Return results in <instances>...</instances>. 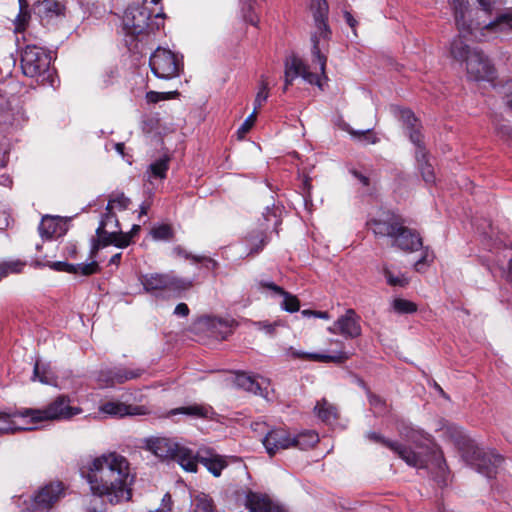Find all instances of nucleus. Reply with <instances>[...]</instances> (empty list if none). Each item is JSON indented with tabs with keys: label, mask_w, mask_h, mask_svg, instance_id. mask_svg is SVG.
I'll return each mask as SVG.
<instances>
[{
	"label": "nucleus",
	"mask_w": 512,
	"mask_h": 512,
	"mask_svg": "<svg viewBox=\"0 0 512 512\" xmlns=\"http://www.w3.org/2000/svg\"><path fill=\"white\" fill-rule=\"evenodd\" d=\"M93 495L106 498L115 505L132 498L135 475L126 457L117 452L93 458L80 469Z\"/></svg>",
	"instance_id": "f257e3e1"
},
{
	"label": "nucleus",
	"mask_w": 512,
	"mask_h": 512,
	"mask_svg": "<svg viewBox=\"0 0 512 512\" xmlns=\"http://www.w3.org/2000/svg\"><path fill=\"white\" fill-rule=\"evenodd\" d=\"M398 430L404 440L414 444L421 451H415L397 441L388 440L376 432H369L367 437L369 440L389 448L411 467L417 469L433 467L439 471L445 469L446 461L443 452L429 433L406 422L399 425Z\"/></svg>",
	"instance_id": "f03ea898"
},
{
	"label": "nucleus",
	"mask_w": 512,
	"mask_h": 512,
	"mask_svg": "<svg viewBox=\"0 0 512 512\" xmlns=\"http://www.w3.org/2000/svg\"><path fill=\"white\" fill-rule=\"evenodd\" d=\"M450 55L457 62L465 63L470 80L491 82L496 78V69L489 57L478 48H471L461 36L451 42Z\"/></svg>",
	"instance_id": "7ed1b4c3"
},
{
	"label": "nucleus",
	"mask_w": 512,
	"mask_h": 512,
	"mask_svg": "<svg viewBox=\"0 0 512 512\" xmlns=\"http://www.w3.org/2000/svg\"><path fill=\"white\" fill-rule=\"evenodd\" d=\"M453 8L456 25L460 33L464 36L467 34L477 38L475 31L478 29L484 31L482 33L483 36L492 34L496 37H503L512 33V8H508L505 11L497 13L494 20L485 24L483 27H478L479 24L474 25L472 21L467 20V16L470 14L467 3L460 0H454Z\"/></svg>",
	"instance_id": "20e7f679"
},
{
	"label": "nucleus",
	"mask_w": 512,
	"mask_h": 512,
	"mask_svg": "<svg viewBox=\"0 0 512 512\" xmlns=\"http://www.w3.org/2000/svg\"><path fill=\"white\" fill-rule=\"evenodd\" d=\"M328 4L326 0H312L311 11L315 23V31L311 35L312 42V61L317 62L321 74L325 76L327 63L326 52L331 38V30L328 21Z\"/></svg>",
	"instance_id": "39448f33"
},
{
	"label": "nucleus",
	"mask_w": 512,
	"mask_h": 512,
	"mask_svg": "<svg viewBox=\"0 0 512 512\" xmlns=\"http://www.w3.org/2000/svg\"><path fill=\"white\" fill-rule=\"evenodd\" d=\"M144 290L155 297H179L193 286V281L171 273H147L139 277Z\"/></svg>",
	"instance_id": "423d86ee"
},
{
	"label": "nucleus",
	"mask_w": 512,
	"mask_h": 512,
	"mask_svg": "<svg viewBox=\"0 0 512 512\" xmlns=\"http://www.w3.org/2000/svg\"><path fill=\"white\" fill-rule=\"evenodd\" d=\"M81 412L78 407L70 405V398L65 395H59L43 409H24L21 415L29 417L32 422H41L46 420H66Z\"/></svg>",
	"instance_id": "0eeeda50"
},
{
	"label": "nucleus",
	"mask_w": 512,
	"mask_h": 512,
	"mask_svg": "<svg viewBox=\"0 0 512 512\" xmlns=\"http://www.w3.org/2000/svg\"><path fill=\"white\" fill-rule=\"evenodd\" d=\"M464 457L471 466L487 478H493L503 462V457L492 450L486 451L474 442L469 441Z\"/></svg>",
	"instance_id": "6e6552de"
},
{
	"label": "nucleus",
	"mask_w": 512,
	"mask_h": 512,
	"mask_svg": "<svg viewBox=\"0 0 512 512\" xmlns=\"http://www.w3.org/2000/svg\"><path fill=\"white\" fill-rule=\"evenodd\" d=\"M162 17L158 13L152 18L150 10L145 6H129L123 16V28L129 35H140L145 32L158 30L160 24L155 20Z\"/></svg>",
	"instance_id": "1a4fd4ad"
},
{
	"label": "nucleus",
	"mask_w": 512,
	"mask_h": 512,
	"mask_svg": "<svg viewBox=\"0 0 512 512\" xmlns=\"http://www.w3.org/2000/svg\"><path fill=\"white\" fill-rule=\"evenodd\" d=\"M229 503L235 508L243 507L239 512H284V510L266 495L246 490H237L229 497Z\"/></svg>",
	"instance_id": "9d476101"
},
{
	"label": "nucleus",
	"mask_w": 512,
	"mask_h": 512,
	"mask_svg": "<svg viewBox=\"0 0 512 512\" xmlns=\"http://www.w3.org/2000/svg\"><path fill=\"white\" fill-rule=\"evenodd\" d=\"M51 55L37 45H27L21 53V69L27 77H39L45 74L51 64Z\"/></svg>",
	"instance_id": "9b49d317"
},
{
	"label": "nucleus",
	"mask_w": 512,
	"mask_h": 512,
	"mask_svg": "<svg viewBox=\"0 0 512 512\" xmlns=\"http://www.w3.org/2000/svg\"><path fill=\"white\" fill-rule=\"evenodd\" d=\"M150 68L153 74L160 79H172L179 75L182 61L172 51L158 47L150 57Z\"/></svg>",
	"instance_id": "f8f14e48"
},
{
	"label": "nucleus",
	"mask_w": 512,
	"mask_h": 512,
	"mask_svg": "<svg viewBox=\"0 0 512 512\" xmlns=\"http://www.w3.org/2000/svg\"><path fill=\"white\" fill-rule=\"evenodd\" d=\"M63 491L61 482L49 483L41 487L25 512H52L53 505L61 498Z\"/></svg>",
	"instance_id": "ddd939ff"
},
{
	"label": "nucleus",
	"mask_w": 512,
	"mask_h": 512,
	"mask_svg": "<svg viewBox=\"0 0 512 512\" xmlns=\"http://www.w3.org/2000/svg\"><path fill=\"white\" fill-rule=\"evenodd\" d=\"M107 219L103 223H99L96 229L97 239L93 241L91 256L93 257L101 247L114 245L118 248H126L131 244V235L125 234L121 228L107 230Z\"/></svg>",
	"instance_id": "4468645a"
},
{
	"label": "nucleus",
	"mask_w": 512,
	"mask_h": 512,
	"mask_svg": "<svg viewBox=\"0 0 512 512\" xmlns=\"http://www.w3.org/2000/svg\"><path fill=\"white\" fill-rule=\"evenodd\" d=\"M285 85L284 91L292 84L297 77H302L310 84L320 86V76L311 72L309 66L297 55L292 54L285 59Z\"/></svg>",
	"instance_id": "2eb2a0df"
},
{
	"label": "nucleus",
	"mask_w": 512,
	"mask_h": 512,
	"mask_svg": "<svg viewBox=\"0 0 512 512\" xmlns=\"http://www.w3.org/2000/svg\"><path fill=\"white\" fill-rule=\"evenodd\" d=\"M262 443L270 457L293 446L292 435L285 427L269 429L263 437Z\"/></svg>",
	"instance_id": "dca6fc26"
},
{
	"label": "nucleus",
	"mask_w": 512,
	"mask_h": 512,
	"mask_svg": "<svg viewBox=\"0 0 512 512\" xmlns=\"http://www.w3.org/2000/svg\"><path fill=\"white\" fill-rule=\"evenodd\" d=\"M398 228L392 238V245L394 247L404 252L418 251L422 247V238L416 230L405 226L403 220Z\"/></svg>",
	"instance_id": "f3484780"
},
{
	"label": "nucleus",
	"mask_w": 512,
	"mask_h": 512,
	"mask_svg": "<svg viewBox=\"0 0 512 512\" xmlns=\"http://www.w3.org/2000/svg\"><path fill=\"white\" fill-rule=\"evenodd\" d=\"M360 316L353 309H347L345 314L340 316L334 323V329L330 331L338 332L345 338L354 339L361 335Z\"/></svg>",
	"instance_id": "a211bd4d"
},
{
	"label": "nucleus",
	"mask_w": 512,
	"mask_h": 512,
	"mask_svg": "<svg viewBox=\"0 0 512 512\" xmlns=\"http://www.w3.org/2000/svg\"><path fill=\"white\" fill-rule=\"evenodd\" d=\"M352 353H348L344 350H339L335 354H320V353H306L303 351H299L294 349L293 347H289L286 350V356L293 359H305L311 361L318 362H333L337 364H342L347 361L351 357Z\"/></svg>",
	"instance_id": "6ab92c4d"
},
{
	"label": "nucleus",
	"mask_w": 512,
	"mask_h": 512,
	"mask_svg": "<svg viewBox=\"0 0 512 512\" xmlns=\"http://www.w3.org/2000/svg\"><path fill=\"white\" fill-rule=\"evenodd\" d=\"M179 446V443L165 437H153L146 440L147 450L162 459H173Z\"/></svg>",
	"instance_id": "aec40b11"
},
{
	"label": "nucleus",
	"mask_w": 512,
	"mask_h": 512,
	"mask_svg": "<svg viewBox=\"0 0 512 512\" xmlns=\"http://www.w3.org/2000/svg\"><path fill=\"white\" fill-rule=\"evenodd\" d=\"M402 219L395 215H388L383 219H371L367 226L377 237L393 238Z\"/></svg>",
	"instance_id": "412c9836"
},
{
	"label": "nucleus",
	"mask_w": 512,
	"mask_h": 512,
	"mask_svg": "<svg viewBox=\"0 0 512 512\" xmlns=\"http://www.w3.org/2000/svg\"><path fill=\"white\" fill-rule=\"evenodd\" d=\"M258 287L259 289L271 290L275 295L283 297V300L280 303V306L283 310L293 313L300 309V302L298 298L295 295L285 291L282 287L276 285L274 282L261 280L258 282Z\"/></svg>",
	"instance_id": "4be33fe9"
},
{
	"label": "nucleus",
	"mask_w": 512,
	"mask_h": 512,
	"mask_svg": "<svg viewBox=\"0 0 512 512\" xmlns=\"http://www.w3.org/2000/svg\"><path fill=\"white\" fill-rule=\"evenodd\" d=\"M33 12L41 20L50 21L64 15L65 6L57 0H41L33 4Z\"/></svg>",
	"instance_id": "5701e85b"
},
{
	"label": "nucleus",
	"mask_w": 512,
	"mask_h": 512,
	"mask_svg": "<svg viewBox=\"0 0 512 512\" xmlns=\"http://www.w3.org/2000/svg\"><path fill=\"white\" fill-rule=\"evenodd\" d=\"M22 411H17L13 414H0V433L8 434L14 433L20 430H31L32 427H26L21 422L24 421L27 417L21 415Z\"/></svg>",
	"instance_id": "b1692460"
},
{
	"label": "nucleus",
	"mask_w": 512,
	"mask_h": 512,
	"mask_svg": "<svg viewBox=\"0 0 512 512\" xmlns=\"http://www.w3.org/2000/svg\"><path fill=\"white\" fill-rule=\"evenodd\" d=\"M400 118L406 127L409 139L416 147H421L422 134L420 132V126L418 120L414 116L413 112L409 109L400 111Z\"/></svg>",
	"instance_id": "393cba45"
},
{
	"label": "nucleus",
	"mask_w": 512,
	"mask_h": 512,
	"mask_svg": "<svg viewBox=\"0 0 512 512\" xmlns=\"http://www.w3.org/2000/svg\"><path fill=\"white\" fill-rule=\"evenodd\" d=\"M137 406L126 405L119 401H107L99 407V411L112 417H124L140 414Z\"/></svg>",
	"instance_id": "a878e982"
},
{
	"label": "nucleus",
	"mask_w": 512,
	"mask_h": 512,
	"mask_svg": "<svg viewBox=\"0 0 512 512\" xmlns=\"http://www.w3.org/2000/svg\"><path fill=\"white\" fill-rule=\"evenodd\" d=\"M177 414L186 415L192 418L210 419L214 415V410L209 405L204 404H191L188 406L178 407L172 409L169 415L174 416Z\"/></svg>",
	"instance_id": "bb28decb"
},
{
	"label": "nucleus",
	"mask_w": 512,
	"mask_h": 512,
	"mask_svg": "<svg viewBox=\"0 0 512 512\" xmlns=\"http://www.w3.org/2000/svg\"><path fill=\"white\" fill-rule=\"evenodd\" d=\"M199 462L215 477L220 476L222 470L227 465L224 459L219 455L212 453L210 450L199 451Z\"/></svg>",
	"instance_id": "cd10ccee"
},
{
	"label": "nucleus",
	"mask_w": 512,
	"mask_h": 512,
	"mask_svg": "<svg viewBox=\"0 0 512 512\" xmlns=\"http://www.w3.org/2000/svg\"><path fill=\"white\" fill-rule=\"evenodd\" d=\"M415 155L423 180L428 185L434 184L436 182L434 168L432 164L429 163L428 161L427 153L425 151L423 142H421V147H417Z\"/></svg>",
	"instance_id": "c85d7f7f"
},
{
	"label": "nucleus",
	"mask_w": 512,
	"mask_h": 512,
	"mask_svg": "<svg viewBox=\"0 0 512 512\" xmlns=\"http://www.w3.org/2000/svg\"><path fill=\"white\" fill-rule=\"evenodd\" d=\"M173 460H176L184 470L188 472H196L198 463H200L199 452L197 455H194L192 450L180 445Z\"/></svg>",
	"instance_id": "c756f323"
},
{
	"label": "nucleus",
	"mask_w": 512,
	"mask_h": 512,
	"mask_svg": "<svg viewBox=\"0 0 512 512\" xmlns=\"http://www.w3.org/2000/svg\"><path fill=\"white\" fill-rule=\"evenodd\" d=\"M314 412L325 423H332L338 419V408L325 398L317 401Z\"/></svg>",
	"instance_id": "7c9ffc66"
},
{
	"label": "nucleus",
	"mask_w": 512,
	"mask_h": 512,
	"mask_svg": "<svg viewBox=\"0 0 512 512\" xmlns=\"http://www.w3.org/2000/svg\"><path fill=\"white\" fill-rule=\"evenodd\" d=\"M169 162L170 158L168 156L161 157L152 162L146 172L148 181L152 182L153 179H165L169 169Z\"/></svg>",
	"instance_id": "2f4dec72"
},
{
	"label": "nucleus",
	"mask_w": 512,
	"mask_h": 512,
	"mask_svg": "<svg viewBox=\"0 0 512 512\" xmlns=\"http://www.w3.org/2000/svg\"><path fill=\"white\" fill-rule=\"evenodd\" d=\"M33 380H38L39 382L47 385H56L57 377L50 365L41 364L39 361H36L34 365L33 371Z\"/></svg>",
	"instance_id": "473e14b6"
},
{
	"label": "nucleus",
	"mask_w": 512,
	"mask_h": 512,
	"mask_svg": "<svg viewBox=\"0 0 512 512\" xmlns=\"http://www.w3.org/2000/svg\"><path fill=\"white\" fill-rule=\"evenodd\" d=\"M381 273L386 279V283L392 287H405L409 284V278L402 272H395L388 264H383Z\"/></svg>",
	"instance_id": "72a5a7b5"
},
{
	"label": "nucleus",
	"mask_w": 512,
	"mask_h": 512,
	"mask_svg": "<svg viewBox=\"0 0 512 512\" xmlns=\"http://www.w3.org/2000/svg\"><path fill=\"white\" fill-rule=\"evenodd\" d=\"M319 441L318 434L315 431L307 430L297 435H292L293 446L301 450H307L315 446Z\"/></svg>",
	"instance_id": "f704fd0d"
},
{
	"label": "nucleus",
	"mask_w": 512,
	"mask_h": 512,
	"mask_svg": "<svg viewBox=\"0 0 512 512\" xmlns=\"http://www.w3.org/2000/svg\"><path fill=\"white\" fill-rule=\"evenodd\" d=\"M113 377V386L116 384H122L128 380L139 378L144 370L143 369H128L124 367H113L111 368Z\"/></svg>",
	"instance_id": "c9c22d12"
},
{
	"label": "nucleus",
	"mask_w": 512,
	"mask_h": 512,
	"mask_svg": "<svg viewBox=\"0 0 512 512\" xmlns=\"http://www.w3.org/2000/svg\"><path fill=\"white\" fill-rule=\"evenodd\" d=\"M234 384L248 392L261 394L260 384L250 375L246 373H237L233 380Z\"/></svg>",
	"instance_id": "e433bc0d"
},
{
	"label": "nucleus",
	"mask_w": 512,
	"mask_h": 512,
	"mask_svg": "<svg viewBox=\"0 0 512 512\" xmlns=\"http://www.w3.org/2000/svg\"><path fill=\"white\" fill-rule=\"evenodd\" d=\"M38 230L42 238L51 239L57 232L55 218L50 216L43 217Z\"/></svg>",
	"instance_id": "4c0bfd02"
},
{
	"label": "nucleus",
	"mask_w": 512,
	"mask_h": 512,
	"mask_svg": "<svg viewBox=\"0 0 512 512\" xmlns=\"http://www.w3.org/2000/svg\"><path fill=\"white\" fill-rule=\"evenodd\" d=\"M194 512H213L214 504L212 499L204 494L200 493L196 495L192 501Z\"/></svg>",
	"instance_id": "58836bf2"
},
{
	"label": "nucleus",
	"mask_w": 512,
	"mask_h": 512,
	"mask_svg": "<svg viewBox=\"0 0 512 512\" xmlns=\"http://www.w3.org/2000/svg\"><path fill=\"white\" fill-rule=\"evenodd\" d=\"M25 266V263L20 260L5 261L0 263V281L7 277L9 274L20 273Z\"/></svg>",
	"instance_id": "ea45409f"
},
{
	"label": "nucleus",
	"mask_w": 512,
	"mask_h": 512,
	"mask_svg": "<svg viewBox=\"0 0 512 512\" xmlns=\"http://www.w3.org/2000/svg\"><path fill=\"white\" fill-rule=\"evenodd\" d=\"M130 202V199L126 197L123 193L111 195L106 206V211H110L115 208H117L118 210H124L129 206Z\"/></svg>",
	"instance_id": "a19ab883"
},
{
	"label": "nucleus",
	"mask_w": 512,
	"mask_h": 512,
	"mask_svg": "<svg viewBox=\"0 0 512 512\" xmlns=\"http://www.w3.org/2000/svg\"><path fill=\"white\" fill-rule=\"evenodd\" d=\"M268 82L264 79V77H261L260 87L256 94L255 100H254V110L253 112H258V110L262 107L263 103L268 99L269 92H268Z\"/></svg>",
	"instance_id": "79ce46f5"
},
{
	"label": "nucleus",
	"mask_w": 512,
	"mask_h": 512,
	"mask_svg": "<svg viewBox=\"0 0 512 512\" xmlns=\"http://www.w3.org/2000/svg\"><path fill=\"white\" fill-rule=\"evenodd\" d=\"M393 309L399 314H411L416 312L417 306L409 300L396 298L393 301Z\"/></svg>",
	"instance_id": "37998d69"
},
{
	"label": "nucleus",
	"mask_w": 512,
	"mask_h": 512,
	"mask_svg": "<svg viewBox=\"0 0 512 512\" xmlns=\"http://www.w3.org/2000/svg\"><path fill=\"white\" fill-rule=\"evenodd\" d=\"M257 4V0H247L242 7L243 17L246 22L256 26L259 19L257 14L254 12V5Z\"/></svg>",
	"instance_id": "c03bdc74"
},
{
	"label": "nucleus",
	"mask_w": 512,
	"mask_h": 512,
	"mask_svg": "<svg viewBox=\"0 0 512 512\" xmlns=\"http://www.w3.org/2000/svg\"><path fill=\"white\" fill-rule=\"evenodd\" d=\"M421 248H423L422 256L414 264V269L417 272H422L423 267L426 265H430L435 258L433 251L428 246L427 247L422 246Z\"/></svg>",
	"instance_id": "a18cd8bd"
},
{
	"label": "nucleus",
	"mask_w": 512,
	"mask_h": 512,
	"mask_svg": "<svg viewBox=\"0 0 512 512\" xmlns=\"http://www.w3.org/2000/svg\"><path fill=\"white\" fill-rule=\"evenodd\" d=\"M151 235L155 240H169L173 236V230L170 225L162 224L151 230Z\"/></svg>",
	"instance_id": "49530a36"
},
{
	"label": "nucleus",
	"mask_w": 512,
	"mask_h": 512,
	"mask_svg": "<svg viewBox=\"0 0 512 512\" xmlns=\"http://www.w3.org/2000/svg\"><path fill=\"white\" fill-rule=\"evenodd\" d=\"M367 396L369 404L375 413L380 414L386 411L387 405L384 399L369 390L367 391Z\"/></svg>",
	"instance_id": "de8ad7c7"
},
{
	"label": "nucleus",
	"mask_w": 512,
	"mask_h": 512,
	"mask_svg": "<svg viewBox=\"0 0 512 512\" xmlns=\"http://www.w3.org/2000/svg\"><path fill=\"white\" fill-rule=\"evenodd\" d=\"M76 268H75V272H73L72 274H81L83 276H89V275H92V274H95L97 272H99V265L96 261H92L90 263H87V264H77L75 265Z\"/></svg>",
	"instance_id": "09e8293b"
},
{
	"label": "nucleus",
	"mask_w": 512,
	"mask_h": 512,
	"mask_svg": "<svg viewBox=\"0 0 512 512\" xmlns=\"http://www.w3.org/2000/svg\"><path fill=\"white\" fill-rule=\"evenodd\" d=\"M96 380L100 388L112 387L113 377L111 368L101 369L97 374Z\"/></svg>",
	"instance_id": "8fccbe9b"
},
{
	"label": "nucleus",
	"mask_w": 512,
	"mask_h": 512,
	"mask_svg": "<svg viewBox=\"0 0 512 512\" xmlns=\"http://www.w3.org/2000/svg\"><path fill=\"white\" fill-rule=\"evenodd\" d=\"M173 94H177V92H156L149 91L146 93V100L149 103H157L162 100H167L172 97Z\"/></svg>",
	"instance_id": "3c124183"
},
{
	"label": "nucleus",
	"mask_w": 512,
	"mask_h": 512,
	"mask_svg": "<svg viewBox=\"0 0 512 512\" xmlns=\"http://www.w3.org/2000/svg\"><path fill=\"white\" fill-rule=\"evenodd\" d=\"M256 115L257 113L256 112H252L246 119L245 121L242 123V125L239 127L237 133L239 135L240 138L244 137L245 134H247L250 129L252 128V126L254 125L255 123V120H256Z\"/></svg>",
	"instance_id": "603ef678"
},
{
	"label": "nucleus",
	"mask_w": 512,
	"mask_h": 512,
	"mask_svg": "<svg viewBox=\"0 0 512 512\" xmlns=\"http://www.w3.org/2000/svg\"><path fill=\"white\" fill-rule=\"evenodd\" d=\"M49 267L55 271H62L67 273L75 272L76 266L74 264H70L64 261H56L49 264Z\"/></svg>",
	"instance_id": "864d4df0"
},
{
	"label": "nucleus",
	"mask_w": 512,
	"mask_h": 512,
	"mask_svg": "<svg viewBox=\"0 0 512 512\" xmlns=\"http://www.w3.org/2000/svg\"><path fill=\"white\" fill-rule=\"evenodd\" d=\"M107 219V230L118 229L120 227L119 221L113 212V210L106 211L105 215L102 217L100 223H103Z\"/></svg>",
	"instance_id": "5fc2aeb1"
},
{
	"label": "nucleus",
	"mask_w": 512,
	"mask_h": 512,
	"mask_svg": "<svg viewBox=\"0 0 512 512\" xmlns=\"http://www.w3.org/2000/svg\"><path fill=\"white\" fill-rule=\"evenodd\" d=\"M479 5L485 12L491 13L495 10L497 4H501L503 0H477Z\"/></svg>",
	"instance_id": "6e6d98bb"
},
{
	"label": "nucleus",
	"mask_w": 512,
	"mask_h": 512,
	"mask_svg": "<svg viewBox=\"0 0 512 512\" xmlns=\"http://www.w3.org/2000/svg\"><path fill=\"white\" fill-rule=\"evenodd\" d=\"M266 244H267V237L263 233H260L258 236V243L255 246L251 247L249 254H251V255L258 254L260 251H262V249L264 248V246Z\"/></svg>",
	"instance_id": "4d7b16f0"
},
{
	"label": "nucleus",
	"mask_w": 512,
	"mask_h": 512,
	"mask_svg": "<svg viewBox=\"0 0 512 512\" xmlns=\"http://www.w3.org/2000/svg\"><path fill=\"white\" fill-rule=\"evenodd\" d=\"M189 312V307L185 303H179L174 309V314L179 317H187Z\"/></svg>",
	"instance_id": "13d9d810"
},
{
	"label": "nucleus",
	"mask_w": 512,
	"mask_h": 512,
	"mask_svg": "<svg viewBox=\"0 0 512 512\" xmlns=\"http://www.w3.org/2000/svg\"><path fill=\"white\" fill-rule=\"evenodd\" d=\"M256 325L259 329L264 330L267 334H269V335L274 334L276 324L260 321V322H257Z\"/></svg>",
	"instance_id": "bf43d9fd"
},
{
	"label": "nucleus",
	"mask_w": 512,
	"mask_h": 512,
	"mask_svg": "<svg viewBox=\"0 0 512 512\" xmlns=\"http://www.w3.org/2000/svg\"><path fill=\"white\" fill-rule=\"evenodd\" d=\"M351 134L355 137H358L359 139L364 138L365 140H367L368 142H371V143L376 142V139L372 138V136L370 134V130L362 131V132L352 131Z\"/></svg>",
	"instance_id": "052dcab7"
},
{
	"label": "nucleus",
	"mask_w": 512,
	"mask_h": 512,
	"mask_svg": "<svg viewBox=\"0 0 512 512\" xmlns=\"http://www.w3.org/2000/svg\"><path fill=\"white\" fill-rule=\"evenodd\" d=\"M264 217L266 221H270L271 217L274 218V225L275 227L281 223L280 219L278 218L275 210L267 208L266 213H264Z\"/></svg>",
	"instance_id": "680f3d73"
},
{
	"label": "nucleus",
	"mask_w": 512,
	"mask_h": 512,
	"mask_svg": "<svg viewBox=\"0 0 512 512\" xmlns=\"http://www.w3.org/2000/svg\"><path fill=\"white\" fill-rule=\"evenodd\" d=\"M497 132L503 138H512V128L508 125L500 126Z\"/></svg>",
	"instance_id": "e2e57ef3"
},
{
	"label": "nucleus",
	"mask_w": 512,
	"mask_h": 512,
	"mask_svg": "<svg viewBox=\"0 0 512 512\" xmlns=\"http://www.w3.org/2000/svg\"><path fill=\"white\" fill-rule=\"evenodd\" d=\"M172 509V498L169 493H166L162 499V510L170 511Z\"/></svg>",
	"instance_id": "0e129e2a"
},
{
	"label": "nucleus",
	"mask_w": 512,
	"mask_h": 512,
	"mask_svg": "<svg viewBox=\"0 0 512 512\" xmlns=\"http://www.w3.org/2000/svg\"><path fill=\"white\" fill-rule=\"evenodd\" d=\"M344 17H345V20L347 22V24L353 29L355 30L356 28V25H357V21L356 19L352 16V14L348 11H345L344 12Z\"/></svg>",
	"instance_id": "69168bd1"
},
{
	"label": "nucleus",
	"mask_w": 512,
	"mask_h": 512,
	"mask_svg": "<svg viewBox=\"0 0 512 512\" xmlns=\"http://www.w3.org/2000/svg\"><path fill=\"white\" fill-rule=\"evenodd\" d=\"M352 174L358 179L364 186L369 185V178L358 171H352Z\"/></svg>",
	"instance_id": "338daca9"
},
{
	"label": "nucleus",
	"mask_w": 512,
	"mask_h": 512,
	"mask_svg": "<svg viewBox=\"0 0 512 512\" xmlns=\"http://www.w3.org/2000/svg\"><path fill=\"white\" fill-rule=\"evenodd\" d=\"M121 259H122V253L119 252V253H116L114 254L110 260H109V265H116L118 266L121 262Z\"/></svg>",
	"instance_id": "774afa93"
}]
</instances>
